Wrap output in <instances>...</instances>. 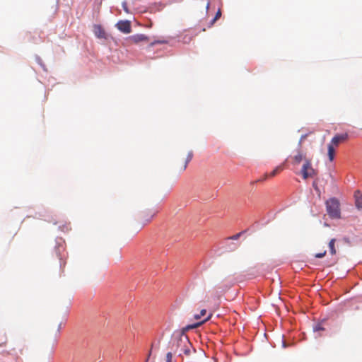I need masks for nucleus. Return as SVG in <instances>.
<instances>
[{
	"instance_id": "obj_11",
	"label": "nucleus",
	"mask_w": 362,
	"mask_h": 362,
	"mask_svg": "<svg viewBox=\"0 0 362 362\" xmlns=\"http://www.w3.org/2000/svg\"><path fill=\"white\" fill-rule=\"evenodd\" d=\"M354 197L356 207L358 209H362V193L360 191L355 192Z\"/></svg>"
},
{
	"instance_id": "obj_12",
	"label": "nucleus",
	"mask_w": 362,
	"mask_h": 362,
	"mask_svg": "<svg viewBox=\"0 0 362 362\" xmlns=\"http://www.w3.org/2000/svg\"><path fill=\"white\" fill-rule=\"evenodd\" d=\"M283 170V165H279L277 167H276L273 171L269 174V175H267L266 174L264 175V177L262 179V180H259V181H261V180H266L268 177H274L275 175H276L278 173H279L281 170Z\"/></svg>"
},
{
	"instance_id": "obj_9",
	"label": "nucleus",
	"mask_w": 362,
	"mask_h": 362,
	"mask_svg": "<svg viewBox=\"0 0 362 362\" xmlns=\"http://www.w3.org/2000/svg\"><path fill=\"white\" fill-rule=\"evenodd\" d=\"M293 163L295 165H298L301 161L305 162V160H308L305 155L303 154L301 151H298L297 153L293 156Z\"/></svg>"
},
{
	"instance_id": "obj_14",
	"label": "nucleus",
	"mask_w": 362,
	"mask_h": 362,
	"mask_svg": "<svg viewBox=\"0 0 362 362\" xmlns=\"http://www.w3.org/2000/svg\"><path fill=\"white\" fill-rule=\"evenodd\" d=\"M327 150H328L329 159L330 161H332L334 158V155H335L334 147L332 146V144H328Z\"/></svg>"
},
{
	"instance_id": "obj_21",
	"label": "nucleus",
	"mask_w": 362,
	"mask_h": 362,
	"mask_svg": "<svg viewBox=\"0 0 362 362\" xmlns=\"http://www.w3.org/2000/svg\"><path fill=\"white\" fill-rule=\"evenodd\" d=\"M209 6H210V4L209 2H207L206 3V11L208 12V10L209 8Z\"/></svg>"
},
{
	"instance_id": "obj_22",
	"label": "nucleus",
	"mask_w": 362,
	"mask_h": 362,
	"mask_svg": "<svg viewBox=\"0 0 362 362\" xmlns=\"http://www.w3.org/2000/svg\"><path fill=\"white\" fill-rule=\"evenodd\" d=\"M315 330H321V329H322L321 327L317 326V327H315Z\"/></svg>"
},
{
	"instance_id": "obj_18",
	"label": "nucleus",
	"mask_w": 362,
	"mask_h": 362,
	"mask_svg": "<svg viewBox=\"0 0 362 362\" xmlns=\"http://www.w3.org/2000/svg\"><path fill=\"white\" fill-rule=\"evenodd\" d=\"M325 255H326V251L325 250L323 252L315 254V257L316 258H322V257H325Z\"/></svg>"
},
{
	"instance_id": "obj_15",
	"label": "nucleus",
	"mask_w": 362,
	"mask_h": 362,
	"mask_svg": "<svg viewBox=\"0 0 362 362\" xmlns=\"http://www.w3.org/2000/svg\"><path fill=\"white\" fill-rule=\"evenodd\" d=\"M221 16V11L220 9L216 12L214 18L212 19L211 22V25H213Z\"/></svg>"
},
{
	"instance_id": "obj_20",
	"label": "nucleus",
	"mask_w": 362,
	"mask_h": 362,
	"mask_svg": "<svg viewBox=\"0 0 362 362\" xmlns=\"http://www.w3.org/2000/svg\"><path fill=\"white\" fill-rule=\"evenodd\" d=\"M240 235V233L236 234L234 236H233L231 238L232 239H238L239 238Z\"/></svg>"
},
{
	"instance_id": "obj_2",
	"label": "nucleus",
	"mask_w": 362,
	"mask_h": 362,
	"mask_svg": "<svg viewBox=\"0 0 362 362\" xmlns=\"http://www.w3.org/2000/svg\"><path fill=\"white\" fill-rule=\"evenodd\" d=\"M210 317H211V315H209L208 317H206L205 320H202L201 322H197V323H194V324H192V325H189L186 326L185 327H184L182 329V333L175 334L173 335V339H172V341H172V349H173L175 347L176 349V350H177L179 348H180V350H181L182 348V344H180V343L177 342V341L175 338L179 336V334H184V332H185V331H188L189 329L197 328L198 327H199L202 325H203L205 322L209 320Z\"/></svg>"
},
{
	"instance_id": "obj_4",
	"label": "nucleus",
	"mask_w": 362,
	"mask_h": 362,
	"mask_svg": "<svg viewBox=\"0 0 362 362\" xmlns=\"http://www.w3.org/2000/svg\"><path fill=\"white\" fill-rule=\"evenodd\" d=\"M302 177L304 180L308 177H313L317 175V171L312 166L311 159L305 160L301 168Z\"/></svg>"
},
{
	"instance_id": "obj_23",
	"label": "nucleus",
	"mask_w": 362,
	"mask_h": 362,
	"mask_svg": "<svg viewBox=\"0 0 362 362\" xmlns=\"http://www.w3.org/2000/svg\"><path fill=\"white\" fill-rule=\"evenodd\" d=\"M163 41H157L156 42V43H163ZM155 44V42H153L151 43V45H153Z\"/></svg>"
},
{
	"instance_id": "obj_8",
	"label": "nucleus",
	"mask_w": 362,
	"mask_h": 362,
	"mask_svg": "<svg viewBox=\"0 0 362 362\" xmlns=\"http://www.w3.org/2000/svg\"><path fill=\"white\" fill-rule=\"evenodd\" d=\"M193 156L192 152H189L187 158L181 163L180 165H177V169L180 172L184 171L189 163V161L192 160Z\"/></svg>"
},
{
	"instance_id": "obj_7",
	"label": "nucleus",
	"mask_w": 362,
	"mask_h": 362,
	"mask_svg": "<svg viewBox=\"0 0 362 362\" xmlns=\"http://www.w3.org/2000/svg\"><path fill=\"white\" fill-rule=\"evenodd\" d=\"M93 33L95 35L100 39H105L106 33L100 25H93Z\"/></svg>"
},
{
	"instance_id": "obj_5",
	"label": "nucleus",
	"mask_w": 362,
	"mask_h": 362,
	"mask_svg": "<svg viewBox=\"0 0 362 362\" xmlns=\"http://www.w3.org/2000/svg\"><path fill=\"white\" fill-rule=\"evenodd\" d=\"M116 27L121 32L129 34L132 32L131 23L129 21H119L116 24Z\"/></svg>"
},
{
	"instance_id": "obj_3",
	"label": "nucleus",
	"mask_w": 362,
	"mask_h": 362,
	"mask_svg": "<svg viewBox=\"0 0 362 362\" xmlns=\"http://www.w3.org/2000/svg\"><path fill=\"white\" fill-rule=\"evenodd\" d=\"M175 339L182 346V348L180 352V355L181 354V352H183L185 355L189 356L190 355L192 350L194 352L195 351V350L192 348V346L189 342L187 337L185 334H179V336Z\"/></svg>"
},
{
	"instance_id": "obj_1",
	"label": "nucleus",
	"mask_w": 362,
	"mask_h": 362,
	"mask_svg": "<svg viewBox=\"0 0 362 362\" xmlns=\"http://www.w3.org/2000/svg\"><path fill=\"white\" fill-rule=\"evenodd\" d=\"M327 212L332 218H339L341 212L339 202L335 198L329 199L326 202Z\"/></svg>"
},
{
	"instance_id": "obj_17",
	"label": "nucleus",
	"mask_w": 362,
	"mask_h": 362,
	"mask_svg": "<svg viewBox=\"0 0 362 362\" xmlns=\"http://www.w3.org/2000/svg\"><path fill=\"white\" fill-rule=\"evenodd\" d=\"M172 358H173L172 353L168 352L166 354V362H172Z\"/></svg>"
},
{
	"instance_id": "obj_16",
	"label": "nucleus",
	"mask_w": 362,
	"mask_h": 362,
	"mask_svg": "<svg viewBox=\"0 0 362 362\" xmlns=\"http://www.w3.org/2000/svg\"><path fill=\"white\" fill-rule=\"evenodd\" d=\"M206 310L205 309H203V310H201L200 314H199V315H194V319H196V320H199V319H200V318H201V317H202V316L205 315H206Z\"/></svg>"
},
{
	"instance_id": "obj_24",
	"label": "nucleus",
	"mask_w": 362,
	"mask_h": 362,
	"mask_svg": "<svg viewBox=\"0 0 362 362\" xmlns=\"http://www.w3.org/2000/svg\"><path fill=\"white\" fill-rule=\"evenodd\" d=\"M305 137V136H302L301 138H300V144H301L302 142V140Z\"/></svg>"
},
{
	"instance_id": "obj_19",
	"label": "nucleus",
	"mask_w": 362,
	"mask_h": 362,
	"mask_svg": "<svg viewBox=\"0 0 362 362\" xmlns=\"http://www.w3.org/2000/svg\"><path fill=\"white\" fill-rule=\"evenodd\" d=\"M61 327H62V323L59 324L58 326H57V331L58 333H59Z\"/></svg>"
},
{
	"instance_id": "obj_6",
	"label": "nucleus",
	"mask_w": 362,
	"mask_h": 362,
	"mask_svg": "<svg viewBox=\"0 0 362 362\" xmlns=\"http://www.w3.org/2000/svg\"><path fill=\"white\" fill-rule=\"evenodd\" d=\"M349 138V135L347 133L341 134H337L335 135L331 140V142L329 144H332V146H338V145L341 142H344L346 141Z\"/></svg>"
},
{
	"instance_id": "obj_25",
	"label": "nucleus",
	"mask_w": 362,
	"mask_h": 362,
	"mask_svg": "<svg viewBox=\"0 0 362 362\" xmlns=\"http://www.w3.org/2000/svg\"><path fill=\"white\" fill-rule=\"evenodd\" d=\"M155 214H156V212H155V213H153V214L151 216V218H152L155 216Z\"/></svg>"
},
{
	"instance_id": "obj_10",
	"label": "nucleus",
	"mask_w": 362,
	"mask_h": 362,
	"mask_svg": "<svg viewBox=\"0 0 362 362\" xmlns=\"http://www.w3.org/2000/svg\"><path fill=\"white\" fill-rule=\"evenodd\" d=\"M131 38H132V41L135 43H138V42H143V41H145V42L148 41V37L144 34L135 35L132 36Z\"/></svg>"
},
{
	"instance_id": "obj_13",
	"label": "nucleus",
	"mask_w": 362,
	"mask_h": 362,
	"mask_svg": "<svg viewBox=\"0 0 362 362\" xmlns=\"http://www.w3.org/2000/svg\"><path fill=\"white\" fill-rule=\"evenodd\" d=\"M335 243H336V239L335 238H332L329 240V252H330V254L332 255H334L337 253V250H336V248H335Z\"/></svg>"
}]
</instances>
